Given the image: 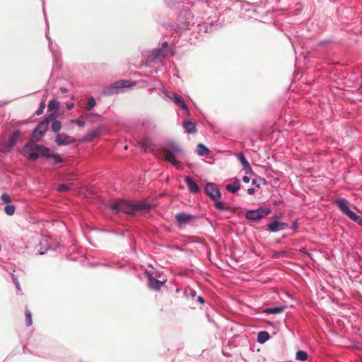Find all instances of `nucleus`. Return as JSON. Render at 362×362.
<instances>
[{"mask_svg":"<svg viewBox=\"0 0 362 362\" xmlns=\"http://www.w3.org/2000/svg\"><path fill=\"white\" fill-rule=\"evenodd\" d=\"M162 149L164 152L165 160L170 162L174 166L180 165V158L183 154V151L177 144L168 141L163 146Z\"/></svg>","mask_w":362,"mask_h":362,"instance_id":"obj_1","label":"nucleus"},{"mask_svg":"<svg viewBox=\"0 0 362 362\" xmlns=\"http://www.w3.org/2000/svg\"><path fill=\"white\" fill-rule=\"evenodd\" d=\"M50 149L33 143L27 144L23 148V154L31 160H37L40 156H49Z\"/></svg>","mask_w":362,"mask_h":362,"instance_id":"obj_2","label":"nucleus"},{"mask_svg":"<svg viewBox=\"0 0 362 362\" xmlns=\"http://www.w3.org/2000/svg\"><path fill=\"white\" fill-rule=\"evenodd\" d=\"M134 206V204L125 200H120L108 206L109 209L115 214H117L121 211L129 214H135V209Z\"/></svg>","mask_w":362,"mask_h":362,"instance_id":"obj_3","label":"nucleus"},{"mask_svg":"<svg viewBox=\"0 0 362 362\" xmlns=\"http://www.w3.org/2000/svg\"><path fill=\"white\" fill-rule=\"evenodd\" d=\"M335 203L340 210L346 214L351 221L362 226V218L349 209V202L345 199H339L335 201Z\"/></svg>","mask_w":362,"mask_h":362,"instance_id":"obj_4","label":"nucleus"},{"mask_svg":"<svg viewBox=\"0 0 362 362\" xmlns=\"http://www.w3.org/2000/svg\"><path fill=\"white\" fill-rule=\"evenodd\" d=\"M52 117V116L49 115L45 120L41 122L36 128L34 129L32 138L30 139V143L38 141L44 136L45 133L47 130L49 122Z\"/></svg>","mask_w":362,"mask_h":362,"instance_id":"obj_5","label":"nucleus"},{"mask_svg":"<svg viewBox=\"0 0 362 362\" xmlns=\"http://www.w3.org/2000/svg\"><path fill=\"white\" fill-rule=\"evenodd\" d=\"M271 213V209L268 207H259L257 209L250 210L246 212L247 219L255 221L267 216Z\"/></svg>","mask_w":362,"mask_h":362,"instance_id":"obj_6","label":"nucleus"},{"mask_svg":"<svg viewBox=\"0 0 362 362\" xmlns=\"http://www.w3.org/2000/svg\"><path fill=\"white\" fill-rule=\"evenodd\" d=\"M164 94L166 97L172 100L178 107L184 109L187 115H189V110L187 108L183 98L175 93H169L165 91Z\"/></svg>","mask_w":362,"mask_h":362,"instance_id":"obj_7","label":"nucleus"},{"mask_svg":"<svg viewBox=\"0 0 362 362\" xmlns=\"http://www.w3.org/2000/svg\"><path fill=\"white\" fill-rule=\"evenodd\" d=\"M206 194L213 200H216L221 197V192L214 183L208 182L205 186Z\"/></svg>","mask_w":362,"mask_h":362,"instance_id":"obj_8","label":"nucleus"},{"mask_svg":"<svg viewBox=\"0 0 362 362\" xmlns=\"http://www.w3.org/2000/svg\"><path fill=\"white\" fill-rule=\"evenodd\" d=\"M194 218L195 217L194 216L185 213H180L175 215V220L180 227L187 224L194 220Z\"/></svg>","mask_w":362,"mask_h":362,"instance_id":"obj_9","label":"nucleus"},{"mask_svg":"<svg viewBox=\"0 0 362 362\" xmlns=\"http://www.w3.org/2000/svg\"><path fill=\"white\" fill-rule=\"evenodd\" d=\"M288 228V224L284 222L274 221L268 225V228L271 232H278Z\"/></svg>","mask_w":362,"mask_h":362,"instance_id":"obj_10","label":"nucleus"},{"mask_svg":"<svg viewBox=\"0 0 362 362\" xmlns=\"http://www.w3.org/2000/svg\"><path fill=\"white\" fill-rule=\"evenodd\" d=\"M133 85H134V83H131L128 81L121 80V81L115 82L112 85L111 88L115 89V92L117 93L119 91V90L124 89V88H128L132 86Z\"/></svg>","mask_w":362,"mask_h":362,"instance_id":"obj_11","label":"nucleus"},{"mask_svg":"<svg viewBox=\"0 0 362 362\" xmlns=\"http://www.w3.org/2000/svg\"><path fill=\"white\" fill-rule=\"evenodd\" d=\"M166 280L159 281L153 278L151 274H148V286L153 290L160 289V286L165 283Z\"/></svg>","mask_w":362,"mask_h":362,"instance_id":"obj_12","label":"nucleus"},{"mask_svg":"<svg viewBox=\"0 0 362 362\" xmlns=\"http://www.w3.org/2000/svg\"><path fill=\"white\" fill-rule=\"evenodd\" d=\"M185 180L189 187V189L191 192L197 193L199 192V187L197 184L190 177H185Z\"/></svg>","mask_w":362,"mask_h":362,"instance_id":"obj_13","label":"nucleus"},{"mask_svg":"<svg viewBox=\"0 0 362 362\" xmlns=\"http://www.w3.org/2000/svg\"><path fill=\"white\" fill-rule=\"evenodd\" d=\"M226 189L233 194H235L240 189V183L238 179L235 178L233 184H227Z\"/></svg>","mask_w":362,"mask_h":362,"instance_id":"obj_14","label":"nucleus"},{"mask_svg":"<svg viewBox=\"0 0 362 362\" xmlns=\"http://www.w3.org/2000/svg\"><path fill=\"white\" fill-rule=\"evenodd\" d=\"M55 141L58 145H67L71 143L69 136L66 134H58Z\"/></svg>","mask_w":362,"mask_h":362,"instance_id":"obj_15","label":"nucleus"},{"mask_svg":"<svg viewBox=\"0 0 362 362\" xmlns=\"http://www.w3.org/2000/svg\"><path fill=\"white\" fill-rule=\"evenodd\" d=\"M20 134L21 133L19 131L14 132L10 136L8 141L6 142V147L11 148V147L13 146L16 144L17 140H18V137L20 136Z\"/></svg>","mask_w":362,"mask_h":362,"instance_id":"obj_16","label":"nucleus"},{"mask_svg":"<svg viewBox=\"0 0 362 362\" xmlns=\"http://www.w3.org/2000/svg\"><path fill=\"white\" fill-rule=\"evenodd\" d=\"M183 128L189 134L197 132L195 124L190 120H186L183 122Z\"/></svg>","mask_w":362,"mask_h":362,"instance_id":"obj_17","label":"nucleus"},{"mask_svg":"<svg viewBox=\"0 0 362 362\" xmlns=\"http://www.w3.org/2000/svg\"><path fill=\"white\" fill-rule=\"evenodd\" d=\"M135 213L137 211L147 212L151 207V205L146 202H139L134 204Z\"/></svg>","mask_w":362,"mask_h":362,"instance_id":"obj_18","label":"nucleus"},{"mask_svg":"<svg viewBox=\"0 0 362 362\" xmlns=\"http://www.w3.org/2000/svg\"><path fill=\"white\" fill-rule=\"evenodd\" d=\"M286 306H277L265 309L263 313L266 314H277L284 311Z\"/></svg>","mask_w":362,"mask_h":362,"instance_id":"obj_19","label":"nucleus"},{"mask_svg":"<svg viewBox=\"0 0 362 362\" xmlns=\"http://www.w3.org/2000/svg\"><path fill=\"white\" fill-rule=\"evenodd\" d=\"M197 153L200 156H204L209 153V149L202 144L197 145Z\"/></svg>","mask_w":362,"mask_h":362,"instance_id":"obj_20","label":"nucleus"},{"mask_svg":"<svg viewBox=\"0 0 362 362\" xmlns=\"http://www.w3.org/2000/svg\"><path fill=\"white\" fill-rule=\"evenodd\" d=\"M269 339V334L267 332L262 331L258 334L257 341L260 344L265 343Z\"/></svg>","mask_w":362,"mask_h":362,"instance_id":"obj_21","label":"nucleus"},{"mask_svg":"<svg viewBox=\"0 0 362 362\" xmlns=\"http://www.w3.org/2000/svg\"><path fill=\"white\" fill-rule=\"evenodd\" d=\"M151 55L153 59H157L160 57L167 56L168 54L165 53V52L163 51L162 49H157L152 51Z\"/></svg>","mask_w":362,"mask_h":362,"instance_id":"obj_22","label":"nucleus"},{"mask_svg":"<svg viewBox=\"0 0 362 362\" xmlns=\"http://www.w3.org/2000/svg\"><path fill=\"white\" fill-rule=\"evenodd\" d=\"M59 103L57 99L51 100L48 103V110H57L59 108Z\"/></svg>","mask_w":362,"mask_h":362,"instance_id":"obj_23","label":"nucleus"},{"mask_svg":"<svg viewBox=\"0 0 362 362\" xmlns=\"http://www.w3.org/2000/svg\"><path fill=\"white\" fill-rule=\"evenodd\" d=\"M296 358L301 361H305L308 358V354L304 351H298L296 353Z\"/></svg>","mask_w":362,"mask_h":362,"instance_id":"obj_24","label":"nucleus"},{"mask_svg":"<svg viewBox=\"0 0 362 362\" xmlns=\"http://www.w3.org/2000/svg\"><path fill=\"white\" fill-rule=\"evenodd\" d=\"M96 105L95 100L93 97H89L88 98V103L86 106V110L89 111L91 110Z\"/></svg>","mask_w":362,"mask_h":362,"instance_id":"obj_25","label":"nucleus"},{"mask_svg":"<svg viewBox=\"0 0 362 362\" xmlns=\"http://www.w3.org/2000/svg\"><path fill=\"white\" fill-rule=\"evenodd\" d=\"M215 206L217 209L221 211H227L229 209V207L225 206L223 202L218 199H217L215 202Z\"/></svg>","mask_w":362,"mask_h":362,"instance_id":"obj_26","label":"nucleus"},{"mask_svg":"<svg viewBox=\"0 0 362 362\" xmlns=\"http://www.w3.org/2000/svg\"><path fill=\"white\" fill-rule=\"evenodd\" d=\"M16 208L13 205L8 204L4 207L5 213L8 216H12L15 214Z\"/></svg>","mask_w":362,"mask_h":362,"instance_id":"obj_27","label":"nucleus"},{"mask_svg":"<svg viewBox=\"0 0 362 362\" xmlns=\"http://www.w3.org/2000/svg\"><path fill=\"white\" fill-rule=\"evenodd\" d=\"M48 158L52 159L53 164H58L62 163V158L58 154L51 155L49 153V156H46Z\"/></svg>","mask_w":362,"mask_h":362,"instance_id":"obj_28","label":"nucleus"},{"mask_svg":"<svg viewBox=\"0 0 362 362\" xmlns=\"http://www.w3.org/2000/svg\"><path fill=\"white\" fill-rule=\"evenodd\" d=\"M62 124L58 120H54L52 124V129L54 132H57L61 129Z\"/></svg>","mask_w":362,"mask_h":362,"instance_id":"obj_29","label":"nucleus"},{"mask_svg":"<svg viewBox=\"0 0 362 362\" xmlns=\"http://www.w3.org/2000/svg\"><path fill=\"white\" fill-rule=\"evenodd\" d=\"M237 157L243 167L249 164V162L246 160L243 153H238Z\"/></svg>","mask_w":362,"mask_h":362,"instance_id":"obj_30","label":"nucleus"},{"mask_svg":"<svg viewBox=\"0 0 362 362\" xmlns=\"http://www.w3.org/2000/svg\"><path fill=\"white\" fill-rule=\"evenodd\" d=\"M25 321L27 326H30L33 323L31 313L29 310L25 311Z\"/></svg>","mask_w":362,"mask_h":362,"instance_id":"obj_31","label":"nucleus"},{"mask_svg":"<svg viewBox=\"0 0 362 362\" xmlns=\"http://www.w3.org/2000/svg\"><path fill=\"white\" fill-rule=\"evenodd\" d=\"M45 108V103L44 101H42L40 103L38 109L35 112V114L37 115H41L43 112Z\"/></svg>","mask_w":362,"mask_h":362,"instance_id":"obj_32","label":"nucleus"},{"mask_svg":"<svg viewBox=\"0 0 362 362\" xmlns=\"http://www.w3.org/2000/svg\"><path fill=\"white\" fill-rule=\"evenodd\" d=\"M69 187H70L69 185L60 184L58 186L57 189L59 192H66L69 189Z\"/></svg>","mask_w":362,"mask_h":362,"instance_id":"obj_33","label":"nucleus"},{"mask_svg":"<svg viewBox=\"0 0 362 362\" xmlns=\"http://www.w3.org/2000/svg\"><path fill=\"white\" fill-rule=\"evenodd\" d=\"M1 199L4 203H6V204L11 202V199L10 196L6 193L2 194Z\"/></svg>","mask_w":362,"mask_h":362,"instance_id":"obj_34","label":"nucleus"},{"mask_svg":"<svg viewBox=\"0 0 362 362\" xmlns=\"http://www.w3.org/2000/svg\"><path fill=\"white\" fill-rule=\"evenodd\" d=\"M243 170L245 171V174H253V170L251 166L250 165V163L243 167Z\"/></svg>","mask_w":362,"mask_h":362,"instance_id":"obj_35","label":"nucleus"},{"mask_svg":"<svg viewBox=\"0 0 362 362\" xmlns=\"http://www.w3.org/2000/svg\"><path fill=\"white\" fill-rule=\"evenodd\" d=\"M12 279H13V281L14 284L16 285V287L18 289V291H21V286H20V284H19L17 278L14 275H12Z\"/></svg>","mask_w":362,"mask_h":362,"instance_id":"obj_36","label":"nucleus"},{"mask_svg":"<svg viewBox=\"0 0 362 362\" xmlns=\"http://www.w3.org/2000/svg\"><path fill=\"white\" fill-rule=\"evenodd\" d=\"M12 279H13V281L14 284L16 285V287L18 289V291H21V286H20V284H19L17 278L14 275H12Z\"/></svg>","mask_w":362,"mask_h":362,"instance_id":"obj_37","label":"nucleus"},{"mask_svg":"<svg viewBox=\"0 0 362 362\" xmlns=\"http://www.w3.org/2000/svg\"><path fill=\"white\" fill-rule=\"evenodd\" d=\"M73 124H76L79 127H83L85 125V122L81 119H73L71 121Z\"/></svg>","mask_w":362,"mask_h":362,"instance_id":"obj_38","label":"nucleus"},{"mask_svg":"<svg viewBox=\"0 0 362 362\" xmlns=\"http://www.w3.org/2000/svg\"><path fill=\"white\" fill-rule=\"evenodd\" d=\"M66 107L67 110H71L74 107V103L72 102L67 103L66 104Z\"/></svg>","mask_w":362,"mask_h":362,"instance_id":"obj_39","label":"nucleus"},{"mask_svg":"<svg viewBox=\"0 0 362 362\" xmlns=\"http://www.w3.org/2000/svg\"><path fill=\"white\" fill-rule=\"evenodd\" d=\"M247 191V193L251 195L254 194L255 192V189L253 188H248Z\"/></svg>","mask_w":362,"mask_h":362,"instance_id":"obj_40","label":"nucleus"},{"mask_svg":"<svg viewBox=\"0 0 362 362\" xmlns=\"http://www.w3.org/2000/svg\"><path fill=\"white\" fill-rule=\"evenodd\" d=\"M252 184L253 185H255V186L256 187H257V188H259V187H260L259 184H258V183H257V180H253L252 181Z\"/></svg>","mask_w":362,"mask_h":362,"instance_id":"obj_41","label":"nucleus"},{"mask_svg":"<svg viewBox=\"0 0 362 362\" xmlns=\"http://www.w3.org/2000/svg\"><path fill=\"white\" fill-rule=\"evenodd\" d=\"M250 178H249L247 176H244V177H243V182H245V183H248V182H250Z\"/></svg>","mask_w":362,"mask_h":362,"instance_id":"obj_42","label":"nucleus"},{"mask_svg":"<svg viewBox=\"0 0 362 362\" xmlns=\"http://www.w3.org/2000/svg\"><path fill=\"white\" fill-rule=\"evenodd\" d=\"M93 137H94V134H88L86 136V139L88 140V141H90V140H92Z\"/></svg>","mask_w":362,"mask_h":362,"instance_id":"obj_43","label":"nucleus"},{"mask_svg":"<svg viewBox=\"0 0 362 362\" xmlns=\"http://www.w3.org/2000/svg\"><path fill=\"white\" fill-rule=\"evenodd\" d=\"M59 90L62 93H66L68 92V90L67 88H64V87H61L59 88Z\"/></svg>","mask_w":362,"mask_h":362,"instance_id":"obj_44","label":"nucleus"},{"mask_svg":"<svg viewBox=\"0 0 362 362\" xmlns=\"http://www.w3.org/2000/svg\"><path fill=\"white\" fill-rule=\"evenodd\" d=\"M198 300H199L200 303H204V300H203V298H202V297H200V296L198 298Z\"/></svg>","mask_w":362,"mask_h":362,"instance_id":"obj_45","label":"nucleus"},{"mask_svg":"<svg viewBox=\"0 0 362 362\" xmlns=\"http://www.w3.org/2000/svg\"><path fill=\"white\" fill-rule=\"evenodd\" d=\"M163 46L166 47L168 46V43L166 42H163Z\"/></svg>","mask_w":362,"mask_h":362,"instance_id":"obj_46","label":"nucleus"},{"mask_svg":"<svg viewBox=\"0 0 362 362\" xmlns=\"http://www.w3.org/2000/svg\"><path fill=\"white\" fill-rule=\"evenodd\" d=\"M142 145H143L144 146H148V144H147L146 141H144V142L142 143Z\"/></svg>","mask_w":362,"mask_h":362,"instance_id":"obj_47","label":"nucleus"}]
</instances>
